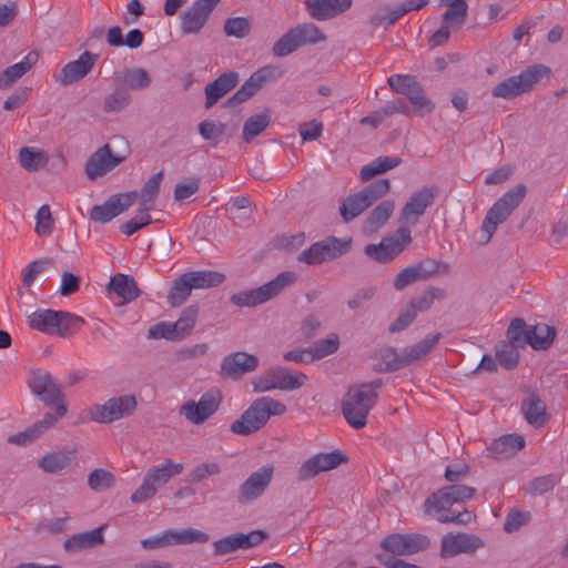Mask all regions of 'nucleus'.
<instances>
[{
  "instance_id": "nucleus-1",
  "label": "nucleus",
  "mask_w": 568,
  "mask_h": 568,
  "mask_svg": "<svg viewBox=\"0 0 568 568\" xmlns=\"http://www.w3.org/2000/svg\"><path fill=\"white\" fill-rule=\"evenodd\" d=\"M377 383L355 385L346 393L342 410L346 422L355 429L366 425L367 416L375 406L378 394Z\"/></svg>"
},
{
  "instance_id": "nucleus-2",
  "label": "nucleus",
  "mask_w": 568,
  "mask_h": 568,
  "mask_svg": "<svg viewBox=\"0 0 568 568\" xmlns=\"http://www.w3.org/2000/svg\"><path fill=\"white\" fill-rule=\"evenodd\" d=\"M286 412L282 402L270 396L255 399L241 417L231 425V430L237 435H250L266 425L272 416H281Z\"/></svg>"
},
{
  "instance_id": "nucleus-3",
  "label": "nucleus",
  "mask_w": 568,
  "mask_h": 568,
  "mask_svg": "<svg viewBox=\"0 0 568 568\" xmlns=\"http://www.w3.org/2000/svg\"><path fill=\"white\" fill-rule=\"evenodd\" d=\"M27 324L31 329L44 334L64 336L73 331L80 329L84 324V320L69 312L37 310L27 314Z\"/></svg>"
},
{
  "instance_id": "nucleus-4",
  "label": "nucleus",
  "mask_w": 568,
  "mask_h": 568,
  "mask_svg": "<svg viewBox=\"0 0 568 568\" xmlns=\"http://www.w3.org/2000/svg\"><path fill=\"white\" fill-rule=\"evenodd\" d=\"M526 195V189L519 184L505 193L487 212L481 225V241L488 243L510 213L520 204Z\"/></svg>"
},
{
  "instance_id": "nucleus-5",
  "label": "nucleus",
  "mask_w": 568,
  "mask_h": 568,
  "mask_svg": "<svg viewBox=\"0 0 568 568\" xmlns=\"http://www.w3.org/2000/svg\"><path fill=\"white\" fill-rule=\"evenodd\" d=\"M183 470V464L165 459L162 464L151 467L138 489L131 495L132 503H143L152 498L159 488L163 487Z\"/></svg>"
},
{
  "instance_id": "nucleus-6",
  "label": "nucleus",
  "mask_w": 568,
  "mask_h": 568,
  "mask_svg": "<svg viewBox=\"0 0 568 568\" xmlns=\"http://www.w3.org/2000/svg\"><path fill=\"white\" fill-rule=\"evenodd\" d=\"M307 381L303 373H292L283 367L271 368L255 376L252 381L255 393H265L272 389L294 390L302 387Z\"/></svg>"
},
{
  "instance_id": "nucleus-7",
  "label": "nucleus",
  "mask_w": 568,
  "mask_h": 568,
  "mask_svg": "<svg viewBox=\"0 0 568 568\" xmlns=\"http://www.w3.org/2000/svg\"><path fill=\"white\" fill-rule=\"evenodd\" d=\"M387 82L393 91L408 99L418 115L424 116L434 110V103L426 97L424 89L415 77L393 74Z\"/></svg>"
},
{
  "instance_id": "nucleus-8",
  "label": "nucleus",
  "mask_w": 568,
  "mask_h": 568,
  "mask_svg": "<svg viewBox=\"0 0 568 568\" xmlns=\"http://www.w3.org/2000/svg\"><path fill=\"white\" fill-rule=\"evenodd\" d=\"M548 74V69L542 65H532L518 75L510 77L497 84L491 94L495 98L514 99L527 92L534 84Z\"/></svg>"
},
{
  "instance_id": "nucleus-9",
  "label": "nucleus",
  "mask_w": 568,
  "mask_h": 568,
  "mask_svg": "<svg viewBox=\"0 0 568 568\" xmlns=\"http://www.w3.org/2000/svg\"><path fill=\"white\" fill-rule=\"evenodd\" d=\"M389 181L383 179L348 196L341 206V215L346 222L355 219L373 202L384 196L389 191Z\"/></svg>"
},
{
  "instance_id": "nucleus-10",
  "label": "nucleus",
  "mask_w": 568,
  "mask_h": 568,
  "mask_svg": "<svg viewBox=\"0 0 568 568\" xmlns=\"http://www.w3.org/2000/svg\"><path fill=\"white\" fill-rule=\"evenodd\" d=\"M222 395L219 389H210L199 400L189 399L181 405L179 413L193 425L204 424L219 408Z\"/></svg>"
},
{
  "instance_id": "nucleus-11",
  "label": "nucleus",
  "mask_w": 568,
  "mask_h": 568,
  "mask_svg": "<svg viewBox=\"0 0 568 568\" xmlns=\"http://www.w3.org/2000/svg\"><path fill=\"white\" fill-rule=\"evenodd\" d=\"M99 60V55L91 51H83L74 60H70L61 69L53 73L52 79L62 87L80 83L91 73Z\"/></svg>"
},
{
  "instance_id": "nucleus-12",
  "label": "nucleus",
  "mask_w": 568,
  "mask_h": 568,
  "mask_svg": "<svg viewBox=\"0 0 568 568\" xmlns=\"http://www.w3.org/2000/svg\"><path fill=\"white\" fill-rule=\"evenodd\" d=\"M136 408V398L133 395H123L108 399L103 405L89 408L90 419L108 424L131 415Z\"/></svg>"
},
{
  "instance_id": "nucleus-13",
  "label": "nucleus",
  "mask_w": 568,
  "mask_h": 568,
  "mask_svg": "<svg viewBox=\"0 0 568 568\" xmlns=\"http://www.w3.org/2000/svg\"><path fill=\"white\" fill-rule=\"evenodd\" d=\"M475 489L465 485H452L439 489L425 501V511L428 515H439L448 510L454 504L470 499Z\"/></svg>"
},
{
  "instance_id": "nucleus-14",
  "label": "nucleus",
  "mask_w": 568,
  "mask_h": 568,
  "mask_svg": "<svg viewBox=\"0 0 568 568\" xmlns=\"http://www.w3.org/2000/svg\"><path fill=\"white\" fill-rule=\"evenodd\" d=\"M410 241V231L399 227L394 234L384 237L379 244L367 245L365 253L374 261L387 262L403 252Z\"/></svg>"
},
{
  "instance_id": "nucleus-15",
  "label": "nucleus",
  "mask_w": 568,
  "mask_h": 568,
  "mask_svg": "<svg viewBox=\"0 0 568 568\" xmlns=\"http://www.w3.org/2000/svg\"><path fill=\"white\" fill-rule=\"evenodd\" d=\"M209 535L194 528L169 529L160 535L145 538L141 541L144 549H156L173 545H187L193 542H205Z\"/></svg>"
},
{
  "instance_id": "nucleus-16",
  "label": "nucleus",
  "mask_w": 568,
  "mask_h": 568,
  "mask_svg": "<svg viewBox=\"0 0 568 568\" xmlns=\"http://www.w3.org/2000/svg\"><path fill=\"white\" fill-rule=\"evenodd\" d=\"M136 199L138 192L134 191L114 194L102 204L94 205L90 211V219L95 223L105 224L128 210Z\"/></svg>"
},
{
  "instance_id": "nucleus-17",
  "label": "nucleus",
  "mask_w": 568,
  "mask_h": 568,
  "mask_svg": "<svg viewBox=\"0 0 568 568\" xmlns=\"http://www.w3.org/2000/svg\"><path fill=\"white\" fill-rule=\"evenodd\" d=\"M429 546V539L419 534H396L386 537L382 547L396 556H409L417 554Z\"/></svg>"
},
{
  "instance_id": "nucleus-18",
  "label": "nucleus",
  "mask_w": 568,
  "mask_h": 568,
  "mask_svg": "<svg viewBox=\"0 0 568 568\" xmlns=\"http://www.w3.org/2000/svg\"><path fill=\"white\" fill-rule=\"evenodd\" d=\"M346 460V457L339 450L329 453H318L306 459L298 469V479L306 480L317 476L321 473L337 468Z\"/></svg>"
},
{
  "instance_id": "nucleus-19",
  "label": "nucleus",
  "mask_w": 568,
  "mask_h": 568,
  "mask_svg": "<svg viewBox=\"0 0 568 568\" xmlns=\"http://www.w3.org/2000/svg\"><path fill=\"white\" fill-rule=\"evenodd\" d=\"M274 475V467L272 465H264L256 471L252 473L246 480L240 486L239 500L241 503H251L261 497Z\"/></svg>"
},
{
  "instance_id": "nucleus-20",
  "label": "nucleus",
  "mask_w": 568,
  "mask_h": 568,
  "mask_svg": "<svg viewBox=\"0 0 568 568\" xmlns=\"http://www.w3.org/2000/svg\"><path fill=\"white\" fill-rule=\"evenodd\" d=\"M219 0H196L181 14V29L184 33L193 34L206 23Z\"/></svg>"
},
{
  "instance_id": "nucleus-21",
  "label": "nucleus",
  "mask_w": 568,
  "mask_h": 568,
  "mask_svg": "<svg viewBox=\"0 0 568 568\" xmlns=\"http://www.w3.org/2000/svg\"><path fill=\"white\" fill-rule=\"evenodd\" d=\"M125 159V155L113 154L109 144H104L102 148L98 149L88 160L85 165V173L89 179L94 180L100 178L120 163H122Z\"/></svg>"
},
{
  "instance_id": "nucleus-22",
  "label": "nucleus",
  "mask_w": 568,
  "mask_h": 568,
  "mask_svg": "<svg viewBox=\"0 0 568 568\" xmlns=\"http://www.w3.org/2000/svg\"><path fill=\"white\" fill-rule=\"evenodd\" d=\"M483 546L480 538L469 534H447L442 538L440 556L452 558L459 554L471 552Z\"/></svg>"
},
{
  "instance_id": "nucleus-23",
  "label": "nucleus",
  "mask_w": 568,
  "mask_h": 568,
  "mask_svg": "<svg viewBox=\"0 0 568 568\" xmlns=\"http://www.w3.org/2000/svg\"><path fill=\"white\" fill-rule=\"evenodd\" d=\"M435 194L429 187L415 192L402 209L400 222L406 225L416 224L426 209L433 204Z\"/></svg>"
},
{
  "instance_id": "nucleus-24",
  "label": "nucleus",
  "mask_w": 568,
  "mask_h": 568,
  "mask_svg": "<svg viewBox=\"0 0 568 568\" xmlns=\"http://www.w3.org/2000/svg\"><path fill=\"white\" fill-rule=\"evenodd\" d=\"M29 387L31 392L48 406L63 402L60 388L45 372H32L29 379Z\"/></svg>"
},
{
  "instance_id": "nucleus-25",
  "label": "nucleus",
  "mask_w": 568,
  "mask_h": 568,
  "mask_svg": "<svg viewBox=\"0 0 568 568\" xmlns=\"http://www.w3.org/2000/svg\"><path fill=\"white\" fill-rule=\"evenodd\" d=\"M265 538V534L261 530H254L248 534H235L222 538L214 542V551L216 555H227L237 549H247L261 544Z\"/></svg>"
},
{
  "instance_id": "nucleus-26",
  "label": "nucleus",
  "mask_w": 568,
  "mask_h": 568,
  "mask_svg": "<svg viewBox=\"0 0 568 568\" xmlns=\"http://www.w3.org/2000/svg\"><path fill=\"white\" fill-rule=\"evenodd\" d=\"M258 366V358L246 352H235L222 361L221 372L223 376H240L255 371Z\"/></svg>"
},
{
  "instance_id": "nucleus-27",
  "label": "nucleus",
  "mask_w": 568,
  "mask_h": 568,
  "mask_svg": "<svg viewBox=\"0 0 568 568\" xmlns=\"http://www.w3.org/2000/svg\"><path fill=\"white\" fill-rule=\"evenodd\" d=\"M352 4V0H306L305 7L310 16L316 20L323 21L332 19Z\"/></svg>"
},
{
  "instance_id": "nucleus-28",
  "label": "nucleus",
  "mask_w": 568,
  "mask_h": 568,
  "mask_svg": "<svg viewBox=\"0 0 568 568\" xmlns=\"http://www.w3.org/2000/svg\"><path fill=\"white\" fill-rule=\"evenodd\" d=\"M440 334L426 336L413 346L406 347L398 354L390 365L392 369H398L424 357L439 341Z\"/></svg>"
},
{
  "instance_id": "nucleus-29",
  "label": "nucleus",
  "mask_w": 568,
  "mask_h": 568,
  "mask_svg": "<svg viewBox=\"0 0 568 568\" xmlns=\"http://www.w3.org/2000/svg\"><path fill=\"white\" fill-rule=\"evenodd\" d=\"M39 54L36 51L29 52L21 61L8 67L0 74V89H7L29 72L38 62Z\"/></svg>"
},
{
  "instance_id": "nucleus-30",
  "label": "nucleus",
  "mask_w": 568,
  "mask_h": 568,
  "mask_svg": "<svg viewBox=\"0 0 568 568\" xmlns=\"http://www.w3.org/2000/svg\"><path fill=\"white\" fill-rule=\"evenodd\" d=\"M525 446V438L518 434H509L494 440L488 447L489 455L496 459L514 456Z\"/></svg>"
},
{
  "instance_id": "nucleus-31",
  "label": "nucleus",
  "mask_w": 568,
  "mask_h": 568,
  "mask_svg": "<svg viewBox=\"0 0 568 568\" xmlns=\"http://www.w3.org/2000/svg\"><path fill=\"white\" fill-rule=\"evenodd\" d=\"M272 78L273 70L271 68L257 70L242 84L232 99L239 103L246 101Z\"/></svg>"
},
{
  "instance_id": "nucleus-32",
  "label": "nucleus",
  "mask_w": 568,
  "mask_h": 568,
  "mask_svg": "<svg viewBox=\"0 0 568 568\" xmlns=\"http://www.w3.org/2000/svg\"><path fill=\"white\" fill-rule=\"evenodd\" d=\"M237 75L234 72H229L220 75L215 81L207 84L205 88L206 108H211L224 94L235 87Z\"/></svg>"
},
{
  "instance_id": "nucleus-33",
  "label": "nucleus",
  "mask_w": 568,
  "mask_h": 568,
  "mask_svg": "<svg viewBox=\"0 0 568 568\" xmlns=\"http://www.w3.org/2000/svg\"><path fill=\"white\" fill-rule=\"evenodd\" d=\"M18 160L26 171L36 172L44 168L49 162L48 153L37 146H23L20 149Z\"/></svg>"
},
{
  "instance_id": "nucleus-34",
  "label": "nucleus",
  "mask_w": 568,
  "mask_h": 568,
  "mask_svg": "<svg viewBox=\"0 0 568 568\" xmlns=\"http://www.w3.org/2000/svg\"><path fill=\"white\" fill-rule=\"evenodd\" d=\"M163 178L162 172L153 174L143 185L140 193H138L139 212L149 213L154 207L155 199L160 191V184Z\"/></svg>"
},
{
  "instance_id": "nucleus-35",
  "label": "nucleus",
  "mask_w": 568,
  "mask_h": 568,
  "mask_svg": "<svg viewBox=\"0 0 568 568\" xmlns=\"http://www.w3.org/2000/svg\"><path fill=\"white\" fill-rule=\"evenodd\" d=\"M555 335L554 327L547 324H537L527 328L526 341L535 349H546L551 345Z\"/></svg>"
},
{
  "instance_id": "nucleus-36",
  "label": "nucleus",
  "mask_w": 568,
  "mask_h": 568,
  "mask_svg": "<svg viewBox=\"0 0 568 568\" xmlns=\"http://www.w3.org/2000/svg\"><path fill=\"white\" fill-rule=\"evenodd\" d=\"M104 527L95 528L91 531L82 532L72 536L69 538L64 546L69 551H77L84 548H90L98 546L103 542V531Z\"/></svg>"
},
{
  "instance_id": "nucleus-37",
  "label": "nucleus",
  "mask_w": 568,
  "mask_h": 568,
  "mask_svg": "<svg viewBox=\"0 0 568 568\" xmlns=\"http://www.w3.org/2000/svg\"><path fill=\"white\" fill-rule=\"evenodd\" d=\"M521 412L528 424L540 427L546 422V405L535 395L529 396L521 405Z\"/></svg>"
},
{
  "instance_id": "nucleus-38",
  "label": "nucleus",
  "mask_w": 568,
  "mask_h": 568,
  "mask_svg": "<svg viewBox=\"0 0 568 568\" xmlns=\"http://www.w3.org/2000/svg\"><path fill=\"white\" fill-rule=\"evenodd\" d=\"M394 201H384L378 204L366 219L364 230L367 233H374L379 230L394 212Z\"/></svg>"
},
{
  "instance_id": "nucleus-39",
  "label": "nucleus",
  "mask_w": 568,
  "mask_h": 568,
  "mask_svg": "<svg viewBox=\"0 0 568 568\" xmlns=\"http://www.w3.org/2000/svg\"><path fill=\"white\" fill-rule=\"evenodd\" d=\"M110 288L123 301L131 302L138 297L134 280L124 274H116L111 278Z\"/></svg>"
},
{
  "instance_id": "nucleus-40",
  "label": "nucleus",
  "mask_w": 568,
  "mask_h": 568,
  "mask_svg": "<svg viewBox=\"0 0 568 568\" xmlns=\"http://www.w3.org/2000/svg\"><path fill=\"white\" fill-rule=\"evenodd\" d=\"M440 4L448 7L443 16V23L452 28H458L464 23L467 13L465 0H440Z\"/></svg>"
},
{
  "instance_id": "nucleus-41",
  "label": "nucleus",
  "mask_w": 568,
  "mask_h": 568,
  "mask_svg": "<svg viewBox=\"0 0 568 568\" xmlns=\"http://www.w3.org/2000/svg\"><path fill=\"white\" fill-rule=\"evenodd\" d=\"M400 163L396 156H379L373 162L364 165L361 170L359 176L362 181H368L377 174L385 173Z\"/></svg>"
},
{
  "instance_id": "nucleus-42",
  "label": "nucleus",
  "mask_w": 568,
  "mask_h": 568,
  "mask_svg": "<svg viewBox=\"0 0 568 568\" xmlns=\"http://www.w3.org/2000/svg\"><path fill=\"white\" fill-rule=\"evenodd\" d=\"M193 290L215 287L225 280L224 274L215 271H193L187 273Z\"/></svg>"
},
{
  "instance_id": "nucleus-43",
  "label": "nucleus",
  "mask_w": 568,
  "mask_h": 568,
  "mask_svg": "<svg viewBox=\"0 0 568 568\" xmlns=\"http://www.w3.org/2000/svg\"><path fill=\"white\" fill-rule=\"evenodd\" d=\"M271 116L267 112L254 114L250 116L243 125V139L251 142L260 135L270 124Z\"/></svg>"
},
{
  "instance_id": "nucleus-44",
  "label": "nucleus",
  "mask_w": 568,
  "mask_h": 568,
  "mask_svg": "<svg viewBox=\"0 0 568 568\" xmlns=\"http://www.w3.org/2000/svg\"><path fill=\"white\" fill-rule=\"evenodd\" d=\"M320 246L323 248V254L325 255L327 261L337 258L338 256L346 253L351 246L349 239H337L334 236L326 237L323 241L318 242Z\"/></svg>"
},
{
  "instance_id": "nucleus-45",
  "label": "nucleus",
  "mask_w": 568,
  "mask_h": 568,
  "mask_svg": "<svg viewBox=\"0 0 568 568\" xmlns=\"http://www.w3.org/2000/svg\"><path fill=\"white\" fill-rule=\"evenodd\" d=\"M38 464L43 471L54 474L70 464V457L63 452H53L44 455Z\"/></svg>"
},
{
  "instance_id": "nucleus-46",
  "label": "nucleus",
  "mask_w": 568,
  "mask_h": 568,
  "mask_svg": "<svg viewBox=\"0 0 568 568\" xmlns=\"http://www.w3.org/2000/svg\"><path fill=\"white\" fill-rule=\"evenodd\" d=\"M193 287L187 273L181 275L173 284L169 294V303L172 306H180L191 294Z\"/></svg>"
},
{
  "instance_id": "nucleus-47",
  "label": "nucleus",
  "mask_w": 568,
  "mask_h": 568,
  "mask_svg": "<svg viewBox=\"0 0 568 568\" xmlns=\"http://www.w3.org/2000/svg\"><path fill=\"white\" fill-rule=\"evenodd\" d=\"M300 47L305 44H314L325 40V36L321 32L318 27L313 23H305L293 28Z\"/></svg>"
},
{
  "instance_id": "nucleus-48",
  "label": "nucleus",
  "mask_w": 568,
  "mask_h": 568,
  "mask_svg": "<svg viewBox=\"0 0 568 568\" xmlns=\"http://www.w3.org/2000/svg\"><path fill=\"white\" fill-rule=\"evenodd\" d=\"M272 297L265 291V286L262 285L250 292H243L233 296V302L240 306H254L262 304L271 300Z\"/></svg>"
},
{
  "instance_id": "nucleus-49",
  "label": "nucleus",
  "mask_w": 568,
  "mask_h": 568,
  "mask_svg": "<svg viewBox=\"0 0 568 568\" xmlns=\"http://www.w3.org/2000/svg\"><path fill=\"white\" fill-rule=\"evenodd\" d=\"M496 359L505 368H514L519 359V353L516 344L506 342L498 345L496 348Z\"/></svg>"
},
{
  "instance_id": "nucleus-50",
  "label": "nucleus",
  "mask_w": 568,
  "mask_h": 568,
  "mask_svg": "<svg viewBox=\"0 0 568 568\" xmlns=\"http://www.w3.org/2000/svg\"><path fill=\"white\" fill-rule=\"evenodd\" d=\"M197 316V310L194 307H189L184 310L176 322L172 324L175 333L178 335L179 341L189 335L194 328Z\"/></svg>"
},
{
  "instance_id": "nucleus-51",
  "label": "nucleus",
  "mask_w": 568,
  "mask_h": 568,
  "mask_svg": "<svg viewBox=\"0 0 568 568\" xmlns=\"http://www.w3.org/2000/svg\"><path fill=\"white\" fill-rule=\"evenodd\" d=\"M339 347V338L336 334H329L326 338L315 342L311 347L312 356L315 359L323 358L335 353Z\"/></svg>"
},
{
  "instance_id": "nucleus-52",
  "label": "nucleus",
  "mask_w": 568,
  "mask_h": 568,
  "mask_svg": "<svg viewBox=\"0 0 568 568\" xmlns=\"http://www.w3.org/2000/svg\"><path fill=\"white\" fill-rule=\"evenodd\" d=\"M34 231L40 236H49L52 234L53 217L49 205L43 204L39 207L36 214Z\"/></svg>"
},
{
  "instance_id": "nucleus-53",
  "label": "nucleus",
  "mask_w": 568,
  "mask_h": 568,
  "mask_svg": "<svg viewBox=\"0 0 568 568\" xmlns=\"http://www.w3.org/2000/svg\"><path fill=\"white\" fill-rule=\"evenodd\" d=\"M129 93L124 89L118 88L105 97L103 109L105 112H120L129 104Z\"/></svg>"
},
{
  "instance_id": "nucleus-54",
  "label": "nucleus",
  "mask_w": 568,
  "mask_h": 568,
  "mask_svg": "<svg viewBox=\"0 0 568 568\" xmlns=\"http://www.w3.org/2000/svg\"><path fill=\"white\" fill-rule=\"evenodd\" d=\"M298 48L297 37L292 28L273 45V53L276 57H286Z\"/></svg>"
},
{
  "instance_id": "nucleus-55",
  "label": "nucleus",
  "mask_w": 568,
  "mask_h": 568,
  "mask_svg": "<svg viewBox=\"0 0 568 568\" xmlns=\"http://www.w3.org/2000/svg\"><path fill=\"white\" fill-rule=\"evenodd\" d=\"M296 280V274L290 271L282 272L275 278L264 284L265 291L273 298L278 295L286 286L293 284Z\"/></svg>"
},
{
  "instance_id": "nucleus-56",
  "label": "nucleus",
  "mask_w": 568,
  "mask_h": 568,
  "mask_svg": "<svg viewBox=\"0 0 568 568\" xmlns=\"http://www.w3.org/2000/svg\"><path fill=\"white\" fill-rule=\"evenodd\" d=\"M55 406V414L47 413L42 419L36 422L33 425L39 432L40 436H42L47 430L52 428L58 419L65 415L67 405L64 402H58L53 404Z\"/></svg>"
},
{
  "instance_id": "nucleus-57",
  "label": "nucleus",
  "mask_w": 568,
  "mask_h": 568,
  "mask_svg": "<svg viewBox=\"0 0 568 568\" xmlns=\"http://www.w3.org/2000/svg\"><path fill=\"white\" fill-rule=\"evenodd\" d=\"M123 82L130 89L142 90L150 85L151 80L145 70L136 68L125 72Z\"/></svg>"
},
{
  "instance_id": "nucleus-58",
  "label": "nucleus",
  "mask_w": 568,
  "mask_h": 568,
  "mask_svg": "<svg viewBox=\"0 0 568 568\" xmlns=\"http://www.w3.org/2000/svg\"><path fill=\"white\" fill-rule=\"evenodd\" d=\"M114 480L113 475L104 469H95L90 473L88 484L92 490L101 491L109 488Z\"/></svg>"
},
{
  "instance_id": "nucleus-59",
  "label": "nucleus",
  "mask_w": 568,
  "mask_h": 568,
  "mask_svg": "<svg viewBox=\"0 0 568 568\" xmlns=\"http://www.w3.org/2000/svg\"><path fill=\"white\" fill-rule=\"evenodd\" d=\"M224 30L227 36L243 38L250 31V22L242 17L231 18L225 22Z\"/></svg>"
},
{
  "instance_id": "nucleus-60",
  "label": "nucleus",
  "mask_w": 568,
  "mask_h": 568,
  "mask_svg": "<svg viewBox=\"0 0 568 568\" xmlns=\"http://www.w3.org/2000/svg\"><path fill=\"white\" fill-rule=\"evenodd\" d=\"M428 0H405L397 8L390 10V16L388 18V24H393L399 18H402L405 13L412 10H418L426 6Z\"/></svg>"
},
{
  "instance_id": "nucleus-61",
  "label": "nucleus",
  "mask_w": 568,
  "mask_h": 568,
  "mask_svg": "<svg viewBox=\"0 0 568 568\" xmlns=\"http://www.w3.org/2000/svg\"><path fill=\"white\" fill-rule=\"evenodd\" d=\"M172 322H160L150 327L148 336L150 338L155 339L165 338L169 341H179L175 329L174 327H172Z\"/></svg>"
},
{
  "instance_id": "nucleus-62",
  "label": "nucleus",
  "mask_w": 568,
  "mask_h": 568,
  "mask_svg": "<svg viewBox=\"0 0 568 568\" xmlns=\"http://www.w3.org/2000/svg\"><path fill=\"white\" fill-rule=\"evenodd\" d=\"M297 260L308 265H316L327 262L325 255L323 254V248L320 246L318 242L312 244L307 250L303 251L298 255Z\"/></svg>"
},
{
  "instance_id": "nucleus-63",
  "label": "nucleus",
  "mask_w": 568,
  "mask_h": 568,
  "mask_svg": "<svg viewBox=\"0 0 568 568\" xmlns=\"http://www.w3.org/2000/svg\"><path fill=\"white\" fill-rule=\"evenodd\" d=\"M152 219L149 213L139 212L138 216L121 225V232L128 236L133 235L142 227L149 225Z\"/></svg>"
},
{
  "instance_id": "nucleus-64",
  "label": "nucleus",
  "mask_w": 568,
  "mask_h": 568,
  "mask_svg": "<svg viewBox=\"0 0 568 568\" xmlns=\"http://www.w3.org/2000/svg\"><path fill=\"white\" fill-rule=\"evenodd\" d=\"M200 187V182L195 178H191L182 183H179L174 190V199L176 201H184L194 195Z\"/></svg>"
}]
</instances>
